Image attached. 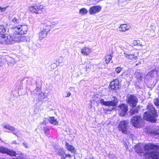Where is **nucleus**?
<instances>
[{"mask_svg": "<svg viewBox=\"0 0 159 159\" xmlns=\"http://www.w3.org/2000/svg\"><path fill=\"white\" fill-rule=\"evenodd\" d=\"M11 30L13 33L11 36V43H13L15 42H25L27 41V37L20 35L27 33L28 29L26 25H20L14 28L11 27Z\"/></svg>", "mask_w": 159, "mask_h": 159, "instance_id": "1", "label": "nucleus"}, {"mask_svg": "<svg viewBox=\"0 0 159 159\" xmlns=\"http://www.w3.org/2000/svg\"><path fill=\"white\" fill-rule=\"evenodd\" d=\"M144 148L146 151L152 150L144 154V156L148 159H159V146L151 143L146 145Z\"/></svg>", "mask_w": 159, "mask_h": 159, "instance_id": "2", "label": "nucleus"}, {"mask_svg": "<svg viewBox=\"0 0 159 159\" xmlns=\"http://www.w3.org/2000/svg\"><path fill=\"white\" fill-rule=\"evenodd\" d=\"M147 108L148 111L144 112V119L151 122H156L157 121L156 117L157 116V114L153 105L152 104H148Z\"/></svg>", "mask_w": 159, "mask_h": 159, "instance_id": "3", "label": "nucleus"}, {"mask_svg": "<svg viewBox=\"0 0 159 159\" xmlns=\"http://www.w3.org/2000/svg\"><path fill=\"white\" fill-rule=\"evenodd\" d=\"M130 123L135 127L139 128L143 125V120L140 116H136L131 118Z\"/></svg>", "mask_w": 159, "mask_h": 159, "instance_id": "4", "label": "nucleus"}, {"mask_svg": "<svg viewBox=\"0 0 159 159\" xmlns=\"http://www.w3.org/2000/svg\"><path fill=\"white\" fill-rule=\"evenodd\" d=\"M129 122L126 120L121 121L118 125L119 130L124 134H127L128 132V125Z\"/></svg>", "mask_w": 159, "mask_h": 159, "instance_id": "5", "label": "nucleus"}, {"mask_svg": "<svg viewBox=\"0 0 159 159\" xmlns=\"http://www.w3.org/2000/svg\"><path fill=\"white\" fill-rule=\"evenodd\" d=\"M44 7L43 5L39 6H32L29 8V10L32 13H35L36 14H40L43 12V10L44 9Z\"/></svg>", "mask_w": 159, "mask_h": 159, "instance_id": "6", "label": "nucleus"}, {"mask_svg": "<svg viewBox=\"0 0 159 159\" xmlns=\"http://www.w3.org/2000/svg\"><path fill=\"white\" fill-rule=\"evenodd\" d=\"M120 115L121 116H125L127 114L128 110V106L125 104H121L118 107Z\"/></svg>", "mask_w": 159, "mask_h": 159, "instance_id": "7", "label": "nucleus"}, {"mask_svg": "<svg viewBox=\"0 0 159 159\" xmlns=\"http://www.w3.org/2000/svg\"><path fill=\"white\" fill-rule=\"evenodd\" d=\"M52 23L49 20H45L42 23V29L48 32L52 28Z\"/></svg>", "mask_w": 159, "mask_h": 159, "instance_id": "8", "label": "nucleus"}, {"mask_svg": "<svg viewBox=\"0 0 159 159\" xmlns=\"http://www.w3.org/2000/svg\"><path fill=\"white\" fill-rule=\"evenodd\" d=\"M138 102V99L134 95H130L128 97L127 102L132 107H135Z\"/></svg>", "mask_w": 159, "mask_h": 159, "instance_id": "9", "label": "nucleus"}, {"mask_svg": "<svg viewBox=\"0 0 159 159\" xmlns=\"http://www.w3.org/2000/svg\"><path fill=\"white\" fill-rule=\"evenodd\" d=\"M100 103L106 106L114 107L117 105L118 101L117 99H115L111 101H105L104 99H101L100 100Z\"/></svg>", "mask_w": 159, "mask_h": 159, "instance_id": "10", "label": "nucleus"}, {"mask_svg": "<svg viewBox=\"0 0 159 159\" xmlns=\"http://www.w3.org/2000/svg\"><path fill=\"white\" fill-rule=\"evenodd\" d=\"M101 7L98 5L94 6L91 7L89 10L90 15H93L98 13L101 10Z\"/></svg>", "mask_w": 159, "mask_h": 159, "instance_id": "11", "label": "nucleus"}, {"mask_svg": "<svg viewBox=\"0 0 159 159\" xmlns=\"http://www.w3.org/2000/svg\"><path fill=\"white\" fill-rule=\"evenodd\" d=\"M119 81L118 80H115L111 82L110 84V87L111 89L116 90L120 87Z\"/></svg>", "mask_w": 159, "mask_h": 159, "instance_id": "12", "label": "nucleus"}, {"mask_svg": "<svg viewBox=\"0 0 159 159\" xmlns=\"http://www.w3.org/2000/svg\"><path fill=\"white\" fill-rule=\"evenodd\" d=\"M2 37L1 40H2V43H5L7 44H9L10 42V35L7 34L0 35Z\"/></svg>", "mask_w": 159, "mask_h": 159, "instance_id": "13", "label": "nucleus"}, {"mask_svg": "<svg viewBox=\"0 0 159 159\" xmlns=\"http://www.w3.org/2000/svg\"><path fill=\"white\" fill-rule=\"evenodd\" d=\"M91 49L86 46L84 47L81 50V53L85 56H88L91 52Z\"/></svg>", "mask_w": 159, "mask_h": 159, "instance_id": "14", "label": "nucleus"}, {"mask_svg": "<svg viewBox=\"0 0 159 159\" xmlns=\"http://www.w3.org/2000/svg\"><path fill=\"white\" fill-rule=\"evenodd\" d=\"M124 56L129 60H136L137 59V56H135L133 54H128L125 52L124 53Z\"/></svg>", "mask_w": 159, "mask_h": 159, "instance_id": "15", "label": "nucleus"}, {"mask_svg": "<svg viewBox=\"0 0 159 159\" xmlns=\"http://www.w3.org/2000/svg\"><path fill=\"white\" fill-rule=\"evenodd\" d=\"M66 146L67 148V149L70 151L72 153H75V148L71 145H70L67 142L66 143Z\"/></svg>", "mask_w": 159, "mask_h": 159, "instance_id": "16", "label": "nucleus"}, {"mask_svg": "<svg viewBox=\"0 0 159 159\" xmlns=\"http://www.w3.org/2000/svg\"><path fill=\"white\" fill-rule=\"evenodd\" d=\"M129 29V27L125 24L120 25L119 27V30L121 32H125Z\"/></svg>", "mask_w": 159, "mask_h": 159, "instance_id": "17", "label": "nucleus"}, {"mask_svg": "<svg viewBox=\"0 0 159 159\" xmlns=\"http://www.w3.org/2000/svg\"><path fill=\"white\" fill-rule=\"evenodd\" d=\"M48 32H46L45 30L42 29L41 31L39 33V38L42 39L45 38L47 36V34Z\"/></svg>", "mask_w": 159, "mask_h": 159, "instance_id": "18", "label": "nucleus"}, {"mask_svg": "<svg viewBox=\"0 0 159 159\" xmlns=\"http://www.w3.org/2000/svg\"><path fill=\"white\" fill-rule=\"evenodd\" d=\"M139 110V106H138L136 108H132L130 111V115H134L137 113Z\"/></svg>", "mask_w": 159, "mask_h": 159, "instance_id": "19", "label": "nucleus"}, {"mask_svg": "<svg viewBox=\"0 0 159 159\" xmlns=\"http://www.w3.org/2000/svg\"><path fill=\"white\" fill-rule=\"evenodd\" d=\"M149 133L154 135H159V128L152 129L150 130Z\"/></svg>", "mask_w": 159, "mask_h": 159, "instance_id": "20", "label": "nucleus"}, {"mask_svg": "<svg viewBox=\"0 0 159 159\" xmlns=\"http://www.w3.org/2000/svg\"><path fill=\"white\" fill-rule=\"evenodd\" d=\"M0 152L6 153L8 155H10V151L7 148L2 147H0Z\"/></svg>", "mask_w": 159, "mask_h": 159, "instance_id": "21", "label": "nucleus"}, {"mask_svg": "<svg viewBox=\"0 0 159 159\" xmlns=\"http://www.w3.org/2000/svg\"><path fill=\"white\" fill-rule=\"evenodd\" d=\"M48 120L50 123L54 125L57 124V120L54 117H50L48 119Z\"/></svg>", "mask_w": 159, "mask_h": 159, "instance_id": "22", "label": "nucleus"}, {"mask_svg": "<svg viewBox=\"0 0 159 159\" xmlns=\"http://www.w3.org/2000/svg\"><path fill=\"white\" fill-rule=\"evenodd\" d=\"M88 12L87 10L85 8H82L79 11V14L81 15H84L87 14Z\"/></svg>", "mask_w": 159, "mask_h": 159, "instance_id": "23", "label": "nucleus"}, {"mask_svg": "<svg viewBox=\"0 0 159 159\" xmlns=\"http://www.w3.org/2000/svg\"><path fill=\"white\" fill-rule=\"evenodd\" d=\"M58 154L61 156L63 159H65V152L64 150L62 148H60L58 151Z\"/></svg>", "mask_w": 159, "mask_h": 159, "instance_id": "24", "label": "nucleus"}, {"mask_svg": "<svg viewBox=\"0 0 159 159\" xmlns=\"http://www.w3.org/2000/svg\"><path fill=\"white\" fill-rule=\"evenodd\" d=\"M20 20L16 17H14L12 20L11 24L12 25H16L19 23Z\"/></svg>", "mask_w": 159, "mask_h": 159, "instance_id": "25", "label": "nucleus"}, {"mask_svg": "<svg viewBox=\"0 0 159 159\" xmlns=\"http://www.w3.org/2000/svg\"><path fill=\"white\" fill-rule=\"evenodd\" d=\"M112 56L111 54L107 55L105 57V62L107 64H108L112 59Z\"/></svg>", "mask_w": 159, "mask_h": 159, "instance_id": "26", "label": "nucleus"}, {"mask_svg": "<svg viewBox=\"0 0 159 159\" xmlns=\"http://www.w3.org/2000/svg\"><path fill=\"white\" fill-rule=\"evenodd\" d=\"M132 44L134 46L138 45H139L141 47L143 46L141 43L140 44V41L139 40H134L133 41Z\"/></svg>", "mask_w": 159, "mask_h": 159, "instance_id": "27", "label": "nucleus"}, {"mask_svg": "<svg viewBox=\"0 0 159 159\" xmlns=\"http://www.w3.org/2000/svg\"><path fill=\"white\" fill-rule=\"evenodd\" d=\"M6 29L4 26L2 25H0V34L1 35H3Z\"/></svg>", "mask_w": 159, "mask_h": 159, "instance_id": "28", "label": "nucleus"}, {"mask_svg": "<svg viewBox=\"0 0 159 159\" xmlns=\"http://www.w3.org/2000/svg\"><path fill=\"white\" fill-rule=\"evenodd\" d=\"M93 65L89 63L86 65V67L87 71H89L90 70H93Z\"/></svg>", "mask_w": 159, "mask_h": 159, "instance_id": "29", "label": "nucleus"}, {"mask_svg": "<svg viewBox=\"0 0 159 159\" xmlns=\"http://www.w3.org/2000/svg\"><path fill=\"white\" fill-rule=\"evenodd\" d=\"M157 73L156 70H151V71H150L149 73L148 74L151 76H153L155 75H157Z\"/></svg>", "mask_w": 159, "mask_h": 159, "instance_id": "30", "label": "nucleus"}, {"mask_svg": "<svg viewBox=\"0 0 159 159\" xmlns=\"http://www.w3.org/2000/svg\"><path fill=\"white\" fill-rule=\"evenodd\" d=\"M153 101L155 105L157 107H159V98L155 99Z\"/></svg>", "mask_w": 159, "mask_h": 159, "instance_id": "31", "label": "nucleus"}, {"mask_svg": "<svg viewBox=\"0 0 159 159\" xmlns=\"http://www.w3.org/2000/svg\"><path fill=\"white\" fill-rule=\"evenodd\" d=\"M135 150L137 153L140 152L142 151L141 148L139 146H138V145L136 146V147H135Z\"/></svg>", "mask_w": 159, "mask_h": 159, "instance_id": "32", "label": "nucleus"}, {"mask_svg": "<svg viewBox=\"0 0 159 159\" xmlns=\"http://www.w3.org/2000/svg\"><path fill=\"white\" fill-rule=\"evenodd\" d=\"M122 68L120 67H117L116 68L115 71L116 72L117 74H118L122 70Z\"/></svg>", "mask_w": 159, "mask_h": 159, "instance_id": "33", "label": "nucleus"}, {"mask_svg": "<svg viewBox=\"0 0 159 159\" xmlns=\"http://www.w3.org/2000/svg\"><path fill=\"white\" fill-rule=\"evenodd\" d=\"M43 130L44 133L46 134L47 135L48 134V133L49 132V130L48 128L47 127H44L43 128Z\"/></svg>", "mask_w": 159, "mask_h": 159, "instance_id": "34", "label": "nucleus"}, {"mask_svg": "<svg viewBox=\"0 0 159 159\" xmlns=\"http://www.w3.org/2000/svg\"><path fill=\"white\" fill-rule=\"evenodd\" d=\"M127 75L125 72H124L121 74L120 75V76L121 78H125Z\"/></svg>", "mask_w": 159, "mask_h": 159, "instance_id": "35", "label": "nucleus"}, {"mask_svg": "<svg viewBox=\"0 0 159 159\" xmlns=\"http://www.w3.org/2000/svg\"><path fill=\"white\" fill-rule=\"evenodd\" d=\"M7 7H8V6L3 7H0V12H2L5 11L6 10V9Z\"/></svg>", "mask_w": 159, "mask_h": 159, "instance_id": "36", "label": "nucleus"}, {"mask_svg": "<svg viewBox=\"0 0 159 159\" xmlns=\"http://www.w3.org/2000/svg\"><path fill=\"white\" fill-rule=\"evenodd\" d=\"M16 155L17 154L16 153V152L13 151H11V156H16Z\"/></svg>", "mask_w": 159, "mask_h": 159, "instance_id": "37", "label": "nucleus"}, {"mask_svg": "<svg viewBox=\"0 0 159 159\" xmlns=\"http://www.w3.org/2000/svg\"><path fill=\"white\" fill-rule=\"evenodd\" d=\"M4 128L7 129L8 130H9L10 129V126L9 125H6L3 126Z\"/></svg>", "mask_w": 159, "mask_h": 159, "instance_id": "38", "label": "nucleus"}, {"mask_svg": "<svg viewBox=\"0 0 159 159\" xmlns=\"http://www.w3.org/2000/svg\"><path fill=\"white\" fill-rule=\"evenodd\" d=\"M11 131L13 134H15V133L14 132L13 130L14 129V128L12 126H11Z\"/></svg>", "mask_w": 159, "mask_h": 159, "instance_id": "39", "label": "nucleus"}, {"mask_svg": "<svg viewBox=\"0 0 159 159\" xmlns=\"http://www.w3.org/2000/svg\"><path fill=\"white\" fill-rule=\"evenodd\" d=\"M71 94V93L70 92H68L67 93V95L66 96V97H69L70 96Z\"/></svg>", "mask_w": 159, "mask_h": 159, "instance_id": "40", "label": "nucleus"}, {"mask_svg": "<svg viewBox=\"0 0 159 159\" xmlns=\"http://www.w3.org/2000/svg\"><path fill=\"white\" fill-rule=\"evenodd\" d=\"M136 76L137 79H139L141 77V75L139 73H138V74L137 75H136Z\"/></svg>", "mask_w": 159, "mask_h": 159, "instance_id": "41", "label": "nucleus"}, {"mask_svg": "<svg viewBox=\"0 0 159 159\" xmlns=\"http://www.w3.org/2000/svg\"><path fill=\"white\" fill-rule=\"evenodd\" d=\"M23 145L25 146V147L26 148H28L27 144H26V143H23Z\"/></svg>", "mask_w": 159, "mask_h": 159, "instance_id": "42", "label": "nucleus"}, {"mask_svg": "<svg viewBox=\"0 0 159 159\" xmlns=\"http://www.w3.org/2000/svg\"><path fill=\"white\" fill-rule=\"evenodd\" d=\"M64 156H65V158H66V157L67 156H68L69 157H71V155L70 154H65Z\"/></svg>", "mask_w": 159, "mask_h": 159, "instance_id": "43", "label": "nucleus"}, {"mask_svg": "<svg viewBox=\"0 0 159 159\" xmlns=\"http://www.w3.org/2000/svg\"><path fill=\"white\" fill-rule=\"evenodd\" d=\"M141 64V62L140 61H139L137 64H136V66H138V65H139V64Z\"/></svg>", "mask_w": 159, "mask_h": 159, "instance_id": "44", "label": "nucleus"}, {"mask_svg": "<svg viewBox=\"0 0 159 159\" xmlns=\"http://www.w3.org/2000/svg\"><path fill=\"white\" fill-rule=\"evenodd\" d=\"M2 63L1 59L0 58V66L2 65Z\"/></svg>", "mask_w": 159, "mask_h": 159, "instance_id": "45", "label": "nucleus"}, {"mask_svg": "<svg viewBox=\"0 0 159 159\" xmlns=\"http://www.w3.org/2000/svg\"><path fill=\"white\" fill-rule=\"evenodd\" d=\"M41 124H45V121H43V122L41 123Z\"/></svg>", "mask_w": 159, "mask_h": 159, "instance_id": "46", "label": "nucleus"}, {"mask_svg": "<svg viewBox=\"0 0 159 159\" xmlns=\"http://www.w3.org/2000/svg\"><path fill=\"white\" fill-rule=\"evenodd\" d=\"M94 159V158H93L92 157H90L89 158V159Z\"/></svg>", "mask_w": 159, "mask_h": 159, "instance_id": "47", "label": "nucleus"}, {"mask_svg": "<svg viewBox=\"0 0 159 159\" xmlns=\"http://www.w3.org/2000/svg\"><path fill=\"white\" fill-rule=\"evenodd\" d=\"M13 143H15V144H16V141H13Z\"/></svg>", "mask_w": 159, "mask_h": 159, "instance_id": "48", "label": "nucleus"}, {"mask_svg": "<svg viewBox=\"0 0 159 159\" xmlns=\"http://www.w3.org/2000/svg\"><path fill=\"white\" fill-rule=\"evenodd\" d=\"M0 159H3L2 158H0Z\"/></svg>", "mask_w": 159, "mask_h": 159, "instance_id": "49", "label": "nucleus"}]
</instances>
